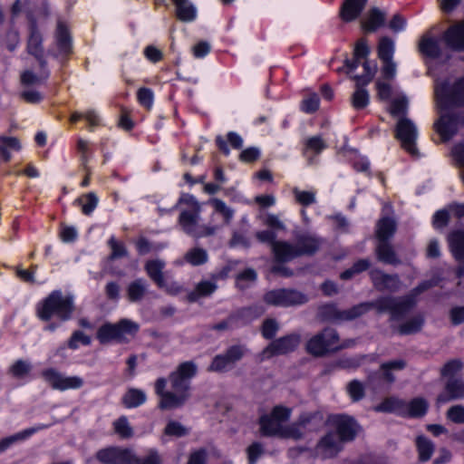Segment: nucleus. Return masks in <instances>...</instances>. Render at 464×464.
<instances>
[{"mask_svg":"<svg viewBox=\"0 0 464 464\" xmlns=\"http://www.w3.org/2000/svg\"><path fill=\"white\" fill-rule=\"evenodd\" d=\"M185 259L192 266H200L208 261V253L203 248L194 247L186 253Z\"/></svg>","mask_w":464,"mask_h":464,"instance_id":"de8ad7c7","label":"nucleus"},{"mask_svg":"<svg viewBox=\"0 0 464 464\" xmlns=\"http://www.w3.org/2000/svg\"><path fill=\"white\" fill-rule=\"evenodd\" d=\"M408 101L405 96L394 99L391 104V113L393 116L403 114L407 111Z\"/></svg>","mask_w":464,"mask_h":464,"instance_id":"69168bd1","label":"nucleus"},{"mask_svg":"<svg viewBox=\"0 0 464 464\" xmlns=\"http://www.w3.org/2000/svg\"><path fill=\"white\" fill-rule=\"evenodd\" d=\"M437 279L421 282L408 295L401 297L383 296L372 303H362L346 310H339L334 304H325L320 307V316L325 321L343 322L355 319L375 308L379 313H389L392 321L401 319L415 304L416 298L424 291L437 285Z\"/></svg>","mask_w":464,"mask_h":464,"instance_id":"f257e3e1","label":"nucleus"},{"mask_svg":"<svg viewBox=\"0 0 464 464\" xmlns=\"http://www.w3.org/2000/svg\"><path fill=\"white\" fill-rule=\"evenodd\" d=\"M347 392L353 401L361 400L364 395V388L362 382L353 380L347 385Z\"/></svg>","mask_w":464,"mask_h":464,"instance_id":"5fc2aeb1","label":"nucleus"},{"mask_svg":"<svg viewBox=\"0 0 464 464\" xmlns=\"http://www.w3.org/2000/svg\"><path fill=\"white\" fill-rule=\"evenodd\" d=\"M79 343L89 345L91 343V338L81 331H75L68 342V346L75 350L78 348Z\"/></svg>","mask_w":464,"mask_h":464,"instance_id":"bf43d9fd","label":"nucleus"},{"mask_svg":"<svg viewBox=\"0 0 464 464\" xmlns=\"http://www.w3.org/2000/svg\"><path fill=\"white\" fill-rule=\"evenodd\" d=\"M139 324L129 319H121L116 324L106 323L97 332V339L101 343L111 342L125 343L129 336L139 331Z\"/></svg>","mask_w":464,"mask_h":464,"instance_id":"0eeeda50","label":"nucleus"},{"mask_svg":"<svg viewBox=\"0 0 464 464\" xmlns=\"http://www.w3.org/2000/svg\"><path fill=\"white\" fill-rule=\"evenodd\" d=\"M370 276L374 286L381 291L395 292L401 287V280L397 275H388L382 270L372 269Z\"/></svg>","mask_w":464,"mask_h":464,"instance_id":"5701e85b","label":"nucleus"},{"mask_svg":"<svg viewBox=\"0 0 464 464\" xmlns=\"http://www.w3.org/2000/svg\"><path fill=\"white\" fill-rule=\"evenodd\" d=\"M208 204L213 208L212 215H219L222 217L223 223L225 225L230 224L235 215V210L232 208L227 206L225 201L218 198H209Z\"/></svg>","mask_w":464,"mask_h":464,"instance_id":"2f4dec72","label":"nucleus"},{"mask_svg":"<svg viewBox=\"0 0 464 464\" xmlns=\"http://www.w3.org/2000/svg\"><path fill=\"white\" fill-rule=\"evenodd\" d=\"M56 44L61 53L66 54L72 49V40L67 27L63 22H58L56 29Z\"/></svg>","mask_w":464,"mask_h":464,"instance_id":"72a5a7b5","label":"nucleus"},{"mask_svg":"<svg viewBox=\"0 0 464 464\" xmlns=\"http://www.w3.org/2000/svg\"><path fill=\"white\" fill-rule=\"evenodd\" d=\"M462 398H464V382L458 379H450L446 383L444 392L438 396L437 401L445 403Z\"/></svg>","mask_w":464,"mask_h":464,"instance_id":"393cba45","label":"nucleus"},{"mask_svg":"<svg viewBox=\"0 0 464 464\" xmlns=\"http://www.w3.org/2000/svg\"><path fill=\"white\" fill-rule=\"evenodd\" d=\"M264 302L274 306H291L303 304L307 302V297L303 293L293 289H275L264 295Z\"/></svg>","mask_w":464,"mask_h":464,"instance_id":"9d476101","label":"nucleus"},{"mask_svg":"<svg viewBox=\"0 0 464 464\" xmlns=\"http://www.w3.org/2000/svg\"><path fill=\"white\" fill-rule=\"evenodd\" d=\"M149 284L144 278H138L127 286V296L130 302L137 303L143 299L148 292Z\"/></svg>","mask_w":464,"mask_h":464,"instance_id":"7c9ffc66","label":"nucleus"},{"mask_svg":"<svg viewBox=\"0 0 464 464\" xmlns=\"http://www.w3.org/2000/svg\"><path fill=\"white\" fill-rule=\"evenodd\" d=\"M181 211L179 217V224L182 230L194 237H203L214 235L218 229V226L200 225L201 205L197 198L189 194L182 195L179 200Z\"/></svg>","mask_w":464,"mask_h":464,"instance_id":"20e7f679","label":"nucleus"},{"mask_svg":"<svg viewBox=\"0 0 464 464\" xmlns=\"http://www.w3.org/2000/svg\"><path fill=\"white\" fill-rule=\"evenodd\" d=\"M165 262L161 259H152L149 260L145 264V270L149 276V277L160 287L164 288L167 292L170 294H177L179 292L180 287L173 284L171 285H167L164 276L163 269L165 268Z\"/></svg>","mask_w":464,"mask_h":464,"instance_id":"a211bd4d","label":"nucleus"},{"mask_svg":"<svg viewBox=\"0 0 464 464\" xmlns=\"http://www.w3.org/2000/svg\"><path fill=\"white\" fill-rule=\"evenodd\" d=\"M450 246L453 256L459 261H464V231L457 230L449 237Z\"/></svg>","mask_w":464,"mask_h":464,"instance_id":"e433bc0d","label":"nucleus"},{"mask_svg":"<svg viewBox=\"0 0 464 464\" xmlns=\"http://www.w3.org/2000/svg\"><path fill=\"white\" fill-rule=\"evenodd\" d=\"M295 200L303 206H310L315 202V192L314 191H304L298 188H294L292 190Z\"/></svg>","mask_w":464,"mask_h":464,"instance_id":"603ef678","label":"nucleus"},{"mask_svg":"<svg viewBox=\"0 0 464 464\" xmlns=\"http://www.w3.org/2000/svg\"><path fill=\"white\" fill-rule=\"evenodd\" d=\"M312 419L313 416L310 414L302 415L297 422L285 427L281 436L294 440L301 439Z\"/></svg>","mask_w":464,"mask_h":464,"instance_id":"cd10ccee","label":"nucleus"},{"mask_svg":"<svg viewBox=\"0 0 464 464\" xmlns=\"http://www.w3.org/2000/svg\"><path fill=\"white\" fill-rule=\"evenodd\" d=\"M21 149V144L18 139L14 137L0 136V154L5 161L10 160L11 151H18Z\"/></svg>","mask_w":464,"mask_h":464,"instance_id":"58836bf2","label":"nucleus"},{"mask_svg":"<svg viewBox=\"0 0 464 464\" xmlns=\"http://www.w3.org/2000/svg\"><path fill=\"white\" fill-rule=\"evenodd\" d=\"M343 444L336 433L329 431L318 441L315 454L322 459L334 458L343 450Z\"/></svg>","mask_w":464,"mask_h":464,"instance_id":"6ab92c4d","label":"nucleus"},{"mask_svg":"<svg viewBox=\"0 0 464 464\" xmlns=\"http://www.w3.org/2000/svg\"><path fill=\"white\" fill-rule=\"evenodd\" d=\"M246 349L243 345H232L225 353L216 355L208 371L216 372H225L233 369L237 362L240 361L245 355Z\"/></svg>","mask_w":464,"mask_h":464,"instance_id":"f8f14e48","label":"nucleus"},{"mask_svg":"<svg viewBox=\"0 0 464 464\" xmlns=\"http://www.w3.org/2000/svg\"><path fill=\"white\" fill-rule=\"evenodd\" d=\"M447 418L454 423H464V406L454 405L447 411Z\"/></svg>","mask_w":464,"mask_h":464,"instance_id":"13d9d810","label":"nucleus"},{"mask_svg":"<svg viewBox=\"0 0 464 464\" xmlns=\"http://www.w3.org/2000/svg\"><path fill=\"white\" fill-rule=\"evenodd\" d=\"M27 51L40 61L41 66L44 65L42 60L44 54L43 36L35 24L30 25V32L27 40Z\"/></svg>","mask_w":464,"mask_h":464,"instance_id":"a878e982","label":"nucleus"},{"mask_svg":"<svg viewBox=\"0 0 464 464\" xmlns=\"http://www.w3.org/2000/svg\"><path fill=\"white\" fill-rule=\"evenodd\" d=\"M331 426L334 429V433L344 443L353 440L360 430V427L355 420L348 415L338 414L329 419Z\"/></svg>","mask_w":464,"mask_h":464,"instance_id":"ddd939ff","label":"nucleus"},{"mask_svg":"<svg viewBox=\"0 0 464 464\" xmlns=\"http://www.w3.org/2000/svg\"><path fill=\"white\" fill-rule=\"evenodd\" d=\"M371 266L369 259H360L356 261L352 267L343 271L340 277L343 280H348L355 276L356 275L367 270Z\"/></svg>","mask_w":464,"mask_h":464,"instance_id":"49530a36","label":"nucleus"},{"mask_svg":"<svg viewBox=\"0 0 464 464\" xmlns=\"http://www.w3.org/2000/svg\"><path fill=\"white\" fill-rule=\"evenodd\" d=\"M32 364L28 361L17 360L9 368V372L14 378L24 379L32 371Z\"/></svg>","mask_w":464,"mask_h":464,"instance_id":"79ce46f5","label":"nucleus"},{"mask_svg":"<svg viewBox=\"0 0 464 464\" xmlns=\"http://www.w3.org/2000/svg\"><path fill=\"white\" fill-rule=\"evenodd\" d=\"M217 289V285L214 281L204 280L199 282L194 292L189 295L190 300L194 301L198 297L207 296L211 295Z\"/></svg>","mask_w":464,"mask_h":464,"instance_id":"c03bdc74","label":"nucleus"},{"mask_svg":"<svg viewBox=\"0 0 464 464\" xmlns=\"http://www.w3.org/2000/svg\"><path fill=\"white\" fill-rule=\"evenodd\" d=\"M21 97L29 103H39L43 101L44 95L37 90L29 88H24V90L21 92Z\"/></svg>","mask_w":464,"mask_h":464,"instance_id":"052dcab7","label":"nucleus"},{"mask_svg":"<svg viewBox=\"0 0 464 464\" xmlns=\"http://www.w3.org/2000/svg\"><path fill=\"white\" fill-rule=\"evenodd\" d=\"M417 128L408 118H401L396 126V138L401 141L402 148L411 155L417 154L416 139Z\"/></svg>","mask_w":464,"mask_h":464,"instance_id":"4468645a","label":"nucleus"},{"mask_svg":"<svg viewBox=\"0 0 464 464\" xmlns=\"http://www.w3.org/2000/svg\"><path fill=\"white\" fill-rule=\"evenodd\" d=\"M385 17L386 14L379 8L371 9L362 23L363 29L368 32L375 31L383 24Z\"/></svg>","mask_w":464,"mask_h":464,"instance_id":"f704fd0d","label":"nucleus"},{"mask_svg":"<svg viewBox=\"0 0 464 464\" xmlns=\"http://www.w3.org/2000/svg\"><path fill=\"white\" fill-rule=\"evenodd\" d=\"M419 50L423 55L429 58H450V55L446 53L445 48L441 46L440 40L431 36L430 34H426L420 38L419 43Z\"/></svg>","mask_w":464,"mask_h":464,"instance_id":"4be33fe9","label":"nucleus"},{"mask_svg":"<svg viewBox=\"0 0 464 464\" xmlns=\"http://www.w3.org/2000/svg\"><path fill=\"white\" fill-rule=\"evenodd\" d=\"M187 433V429L178 421H169L165 428V434L169 436L181 437Z\"/></svg>","mask_w":464,"mask_h":464,"instance_id":"e2e57ef3","label":"nucleus"},{"mask_svg":"<svg viewBox=\"0 0 464 464\" xmlns=\"http://www.w3.org/2000/svg\"><path fill=\"white\" fill-rule=\"evenodd\" d=\"M115 432L121 438L127 439L132 436V429L126 417H121L113 422Z\"/></svg>","mask_w":464,"mask_h":464,"instance_id":"864d4df0","label":"nucleus"},{"mask_svg":"<svg viewBox=\"0 0 464 464\" xmlns=\"http://www.w3.org/2000/svg\"><path fill=\"white\" fill-rule=\"evenodd\" d=\"M295 245L288 242H278L275 245L276 260L286 262L300 256L314 254L321 246L323 240L316 235L304 232L296 233Z\"/></svg>","mask_w":464,"mask_h":464,"instance_id":"39448f33","label":"nucleus"},{"mask_svg":"<svg viewBox=\"0 0 464 464\" xmlns=\"http://www.w3.org/2000/svg\"><path fill=\"white\" fill-rule=\"evenodd\" d=\"M49 77V72L44 73L42 76H37L32 71H25L21 74V83L24 88L36 86L43 83Z\"/></svg>","mask_w":464,"mask_h":464,"instance_id":"09e8293b","label":"nucleus"},{"mask_svg":"<svg viewBox=\"0 0 464 464\" xmlns=\"http://www.w3.org/2000/svg\"><path fill=\"white\" fill-rule=\"evenodd\" d=\"M369 53L370 49L366 42L363 39L360 40L355 45L353 59H346L344 65L337 71L339 72H343L347 75L357 74L355 71L359 65L362 63V66L363 67V63L365 61H369L367 59Z\"/></svg>","mask_w":464,"mask_h":464,"instance_id":"aec40b11","label":"nucleus"},{"mask_svg":"<svg viewBox=\"0 0 464 464\" xmlns=\"http://www.w3.org/2000/svg\"><path fill=\"white\" fill-rule=\"evenodd\" d=\"M416 445L419 452V458L421 461H427L430 459L433 451V443L423 436H419L416 439Z\"/></svg>","mask_w":464,"mask_h":464,"instance_id":"a19ab883","label":"nucleus"},{"mask_svg":"<svg viewBox=\"0 0 464 464\" xmlns=\"http://www.w3.org/2000/svg\"><path fill=\"white\" fill-rule=\"evenodd\" d=\"M405 365L406 363L403 360H395L382 363L381 369L382 370L383 379L388 382H392L394 381V376L391 373V371L402 370Z\"/></svg>","mask_w":464,"mask_h":464,"instance_id":"8fccbe9b","label":"nucleus"},{"mask_svg":"<svg viewBox=\"0 0 464 464\" xmlns=\"http://www.w3.org/2000/svg\"><path fill=\"white\" fill-rule=\"evenodd\" d=\"M291 415V410L283 406H276L271 414L263 415L260 418V430L263 435H282L285 427L282 422L287 420Z\"/></svg>","mask_w":464,"mask_h":464,"instance_id":"1a4fd4ad","label":"nucleus"},{"mask_svg":"<svg viewBox=\"0 0 464 464\" xmlns=\"http://www.w3.org/2000/svg\"><path fill=\"white\" fill-rule=\"evenodd\" d=\"M448 49L464 52V21L450 26L442 34Z\"/></svg>","mask_w":464,"mask_h":464,"instance_id":"412c9836","label":"nucleus"},{"mask_svg":"<svg viewBox=\"0 0 464 464\" xmlns=\"http://www.w3.org/2000/svg\"><path fill=\"white\" fill-rule=\"evenodd\" d=\"M96 459L103 464H138V458L131 450L114 447L99 450Z\"/></svg>","mask_w":464,"mask_h":464,"instance_id":"dca6fc26","label":"nucleus"},{"mask_svg":"<svg viewBox=\"0 0 464 464\" xmlns=\"http://www.w3.org/2000/svg\"><path fill=\"white\" fill-rule=\"evenodd\" d=\"M82 206L84 215H91L99 203V198L94 192H89L76 200Z\"/></svg>","mask_w":464,"mask_h":464,"instance_id":"37998d69","label":"nucleus"},{"mask_svg":"<svg viewBox=\"0 0 464 464\" xmlns=\"http://www.w3.org/2000/svg\"><path fill=\"white\" fill-rule=\"evenodd\" d=\"M428 409V402L421 398H416L412 400L409 405V414L411 417H420L423 416Z\"/></svg>","mask_w":464,"mask_h":464,"instance_id":"3c124183","label":"nucleus"},{"mask_svg":"<svg viewBox=\"0 0 464 464\" xmlns=\"http://www.w3.org/2000/svg\"><path fill=\"white\" fill-rule=\"evenodd\" d=\"M303 153L308 158L309 163L313 162L314 157L322 153L326 148L327 143L321 135H314L304 140Z\"/></svg>","mask_w":464,"mask_h":464,"instance_id":"bb28decb","label":"nucleus"},{"mask_svg":"<svg viewBox=\"0 0 464 464\" xmlns=\"http://www.w3.org/2000/svg\"><path fill=\"white\" fill-rule=\"evenodd\" d=\"M139 102L145 108L150 109L153 104L154 94L149 88H140L137 93Z\"/></svg>","mask_w":464,"mask_h":464,"instance_id":"4d7b16f0","label":"nucleus"},{"mask_svg":"<svg viewBox=\"0 0 464 464\" xmlns=\"http://www.w3.org/2000/svg\"><path fill=\"white\" fill-rule=\"evenodd\" d=\"M302 111L306 113H313L319 108V97L317 94L313 93L307 98L304 99L302 102Z\"/></svg>","mask_w":464,"mask_h":464,"instance_id":"0e129e2a","label":"nucleus"},{"mask_svg":"<svg viewBox=\"0 0 464 464\" xmlns=\"http://www.w3.org/2000/svg\"><path fill=\"white\" fill-rule=\"evenodd\" d=\"M42 376L53 389L59 391L80 389L83 385V380L81 377L67 376L53 368L44 370Z\"/></svg>","mask_w":464,"mask_h":464,"instance_id":"2eb2a0df","label":"nucleus"},{"mask_svg":"<svg viewBox=\"0 0 464 464\" xmlns=\"http://www.w3.org/2000/svg\"><path fill=\"white\" fill-rule=\"evenodd\" d=\"M338 334L334 329L326 328L322 333L312 337L307 344V351L316 356L336 350Z\"/></svg>","mask_w":464,"mask_h":464,"instance_id":"9b49d317","label":"nucleus"},{"mask_svg":"<svg viewBox=\"0 0 464 464\" xmlns=\"http://www.w3.org/2000/svg\"><path fill=\"white\" fill-rule=\"evenodd\" d=\"M396 230V225L394 220L389 218H382L376 227V237L378 242L388 241L392 237Z\"/></svg>","mask_w":464,"mask_h":464,"instance_id":"c9c22d12","label":"nucleus"},{"mask_svg":"<svg viewBox=\"0 0 464 464\" xmlns=\"http://www.w3.org/2000/svg\"><path fill=\"white\" fill-rule=\"evenodd\" d=\"M260 157V150L256 147H249L244 150L240 155L239 160L246 163L256 161Z\"/></svg>","mask_w":464,"mask_h":464,"instance_id":"774afa93","label":"nucleus"},{"mask_svg":"<svg viewBox=\"0 0 464 464\" xmlns=\"http://www.w3.org/2000/svg\"><path fill=\"white\" fill-rule=\"evenodd\" d=\"M197 366L192 362H185L170 373L171 391L166 392L167 380L159 378L155 382V392L160 396L159 406L162 410L179 408L189 397L190 379L196 374Z\"/></svg>","mask_w":464,"mask_h":464,"instance_id":"7ed1b4c3","label":"nucleus"},{"mask_svg":"<svg viewBox=\"0 0 464 464\" xmlns=\"http://www.w3.org/2000/svg\"><path fill=\"white\" fill-rule=\"evenodd\" d=\"M246 451L249 464H256L257 459L264 454V448L261 443L254 442L247 448Z\"/></svg>","mask_w":464,"mask_h":464,"instance_id":"680f3d73","label":"nucleus"},{"mask_svg":"<svg viewBox=\"0 0 464 464\" xmlns=\"http://www.w3.org/2000/svg\"><path fill=\"white\" fill-rule=\"evenodd\" d=\"M300 343V336L295 334H288L272 342L262 353V359L273 355L285 354L294 351Z\"/></svg>","mask_w":464,"mask_h":464,"instance_id":"f3484780","label":"nucleus"},{"mask_svg":"<svg viewBox=\"0 0 464 464\" xmlns=\"http://www.w3.org/2000/svg\"><path fill=\"white\" fill-rule=\"evenodd\" d=\"M424 324V317L421 314H417L406 322L401 324L399 327V332L401 334H411L419 332Z\"/></svg>","mask_w":464,"mask_h":464,"instance_id":"ea45409f","label":"nucleus"},{"mask_svg":"<svg viewBox=\"0 0 464 464\" xmlns=\"http://www.w3.org/2000/svg\"><path fill=\"white\" fill-rule=\"evenodd\" d=\"M176 15L182 22H193L197 17V8L189 0H172Z\"/></svg>","mask_w":464,"mask_h":464,"instance_id":"c756f323","label":"nucleus"},{"mask_svg":"<svg viewBox=\"0 0 464 464\" xmlns=\"http://www.w3.org/2000/svg\"><path fill=\"white\" fill-rule=\"evenodd\" d=\"M147 400L146 393L140 389H129L122 398L123 404L129 408H136L143 404Z\"/></svg>","mask_w":464,"mask_h":464,"instance_id":"4c0bfd02","label":"nucleus"},{"mask_svg":"<svg viewBox=\"0 0 464 464\" xmlns=\"http://www.w3.org/2000/svg\"><path fill=\"white\" fill-rule=\"evenodd\" d=\"M376 255L381 262L390 265H399L400 259L388 241L378 242L376 246Z\"/></svg>","mask_w":464,"mask_h":464,"instance_id":"473e14b6","label":"nucleus"},{"mask_svg":"<svg viewBox=\"0 0 464 464\" xmlns=\"http://www.w3.org/2000/svg\"><path fill=\"white\" fill-rule=\"evenodd\" d=\"M367 0H345L341 9V15L343 21L351 22L355 20L364 9Z\"/></svg>","mask_w":464,"mask_h":464,"instance_id":"c85d7f7f","label":"nucleus"},{"mask_svg":"<svg viewBox=\"0 0 464 464\" xmlns=\"http://www.w3.org/2000/svg\"><path fill=\"white\" fill-rule=\"evenodd\" d=\"M50 424H37L34 427L25 429L22 431H19L14 435H11L9 437L4 438L0 440V453L6 450L9 447H11L13 444L17 443L19 441H23L30 438L34 433L45 430L49 428Z\"/></svg>","mask_w":464,"mask_h":464,"instance_id":"b1692460","label":"nucleus"},{"mask_svg":"<svg viewBox=\"0 0 464 464\" xmlns=\"http://www.w3.org/2000/svg\"><path fill=\"white\" fill-rule=\"evenodd\" d=\"M73 298L63 295L62 291H53L37 307V315L43 321H49L53 316L62 321L71 318L73 311Z\"/></svg>","mask_w":464,"mask_h":464,"instance_id":"423d86ee","label":"nucleus"},{"mask_svg":"<svg viewBox=\"0 0 464 464\" xmlns=\"http://www.w3.org/2000/svg\"><path fill=\"white\" fill-rule=\"evenodd\" d=\"M394 53V43L388 37H382L378 46V56L382 61L392 60Z\"/></svg>","mask_w":464,"mask_h":464,"instance_id":"a18cd8bd","label":"nucleus"},{"mask_svg":"<svg viewBox=\"0 0 464 464\" xmlns=\"http://www.w3.org/2000/svg\"><path fill=\"white\" fill-rule=\"evenodd\" d=\"M434 94L440 117L435 122L436 131L443 140L451 139L462 122V118L450 112L457 107H464V77L437 80Z\"/></svg>","mask_w":464,"mask_h":464,"instance_id":"f03ea898","label":"nucleus"},{"mask_svg":"<svg viewBox=\"0 0 464 464\" xmlns=\"http://www.w3.org/2000/svg\"><path fill=\"white\" fill-rule=\"evenodd\" d=\"M108 244L111 249V258H121L127 256L128 252L125 246L122 243L117 241L114 237H111L109 239Z\"/></svg>","mask_w":464,"mask_h":464,"instance_id":"6e6d98bb","label":"nucleus"},{"mask_svg":"<svg viewBox=\"0 0 464 464\" xmlns=\"http://www.w3.org/2000/svg\"><path fill=\"white\" fill-rule=\"evenodd\" d=\"M377 72V63L375 61H365L363 63V72L361 74L349 75L355 81V91L352 95V104L356 110L365 108L370 102V95L365 86L373 79Z\"/></svg>","mask_w":464,"mask_h":464,"instance_id":"6e6552de","label":"nucleus"},{"mask_svg":"<svg viewBox=\"0 0 464 464\" xmlns=\"http://www.w3.org/2000/svg\"><path fill=\"white\" fill-rule=\"evenodd\" d=\"M279 329V325L275 319H266L263 323L262 334L266 339L273 338Z\"/></svg>","mask_w":464,"mask_h":464,"instance_id":"338daca9","label":"nucleus"}]
</instances>
